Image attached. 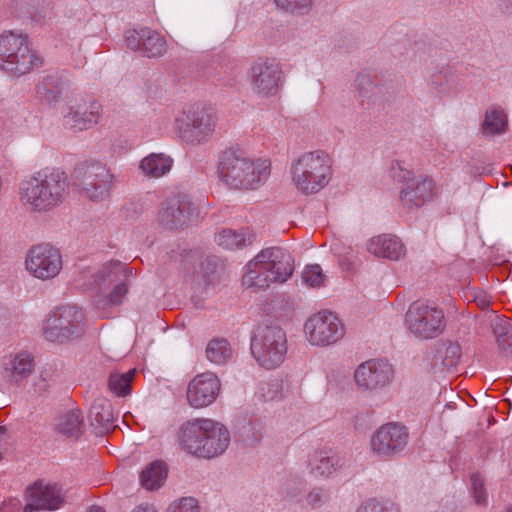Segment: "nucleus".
I'll return each instance as SVG.
<instances>
[{
  "label": "nucleus",
  "instance_id": "f257e3e1",
  "mask_svg": "<svg viewBox=\"0 0 512 512\" xmlns=\"http://www.w3.org/2000/svg\"><path fill=\"white\" fill-rule=\"evenodd\" d=\"M69 194L67 173L45 167L23 178L18 187L20 204L30 212L44 213L60 206Z\"/></svg>",
  "mask_w": 512,
  "mask_h": 512
},
{
  "label": "nucleus",
  "instance_id": "f03ea898",
  "mask_svg": "<svg viewBox=\"0 0 512 512\" xmlns=\"http://www.w3.org/2000/svg\"><path fill=\"white\" fill-rule=\"evenodd\" d=\"M246 267L243 284L247 288L265 290L272 284L285 283L293 275L295 264L290 252L274 246L262 249Z\"/></svg>",
  "mask_w": 512,
  "mask_h": 512
},
{
  "label": "nucleus",
  "instance_id": "7ed1b4c3",
  "mask_svg": "<svg viewBox=\"0 0 512 512\" xmlns=\"http://www.w3.org/2000/svg\"><path fill=\"white\" fill-rule=\"evenodd\" d=\"M250 348L260 366L274 369L285 360L288 350L286 333L278 325L260 324L254 330Z\"/></svg>",
  "mask_w": 512,
  "mask_h": 512
},
{
  "label": "nucleus",
  "instance_id": "20e7f679",
  "mask_svg": "<svg viewBox=\"0 0 512 512\" xmlns=\"http://www.w3.org/2000/svg\"><path fill=\"white\" fill-rule=\"evenodd\" d=\"M41 59L32 51L26 37L13 33L0 36V67L21 76L40 66Z\"/></svg>",
  "mask_w": 512,
  "mask_h": 512
},
{
  "label": "nucleus",
  "instance_id": "39448f33",
  "mask_svg": "<svg viewBox=\"0 0 512 512\" xmlns=\"http://www.w3.org/2000/svg\"><path fill=\"white\" fill-rule=\"evenodd\" d=\"M79 194L92 202L109 198L113 175L101 162H83L72 176Z\"/></svg>",
  "mask_w": 512,
  "mask_h": 512
},
{
  "label": "nucleus",
  "instance_id": "423d86ee",
  "mask_svg": "<svg viewBox=\"0 0 512 512\" xmlns=\"http://www.w3.org/2000/svg\"><path fill=\"white\" fill-rule=\"evenodd\" d=\"M405 321L408 330L421 339L438 337L446 327L442 308L435 303L421 300L410 304L405 315Z\"/></svg>",
  "mask_w": 512,
  "mask_h": 512
},
{
  "label": "nucleus",
  "instance_id": "0eeeda50",
  "mask_svg": "<svg viewBox=\"0 0 512 512\" xmlns=\"http://www.w3.org/2000/svg\"><path fill=\"white\" fill-rule=\"evenodd\" d=\"M391 172L394 179L404 183L400 192V201L404 207L420 208L437 196L438 189L431 177H414L412 171L400 162L392 167Z\"/></svg>",
  "mask_w": 512,
  "mask_h": 512
},
{
  "label": "nucleus",
  "instance_id": "6e6552de",
  "mask_svg": "<svg viewBox=\"0 0 512 512\" xmlns=\"http://www.w3.org/2000/svg\"><path fill=\"white\" fill-rule=\"evenodd\" d=\"M83 319V312L77 307H59L45 320L43 336L47 341L57 343L79 338L84 331Z\"/></svg>",
  "mask_w": 512,
  "mask_h": 512
},
{
  "label": "nucleus",
  "instance_id": "1a4fd4ad",
  "mask_svg": "<svg viewBox=\"0 0 512 512\" xmlns=\"http://www.w3.org/2000/svg\"><path fill=\"white\" fill-rule=\"evenodd\" d=\"M304 332L310 344L323 347L342 339L345 327L336 314L324 310L306 320Z\"/></svg>",
  "mask_w": 512,
  "mask_h": 512
},
{
  "label": "nucleus",
  "instance_id": "9d476101",
  "mask_svg": "<svg viewBox=\"0 0 512 512\" xmlns=\"http://www.w3.org/2000/svg\"><path fill=\"white\" fill-rule=\"evenodd\" d=\"M409 439L406 427L387 423L379 427L371 437L370 448L381 459H390L404 451Z\"/></svg>",
  "mask_w": 512,
  "mask_h": 512
},
{
  "label": "nucleus",
  "instance_id": "9b49d317",
  "mask_svg": "<svg viewBox=\"0 0 512 512\" xmlns=\"http://www.w3.org/2000/svg\"><path fill=\"white\" fill-rule=\"evenodd\" d=\"M292 182L303 194L320 191L329 181L331 170L325 162H292Z\"/></svg>",
  "mask_w": 512,
  "mask_h": 512
},
{
  "label": "nucleus",
  "instance_id": "f8f14e48",
  "mask_svg": "<svg viewBox=\"0 0 512 512\" xmlns=\"http://www.w3.org/2000/svg\"><path fill=\"white\" fill-rule=\"evenodd\" d=\"M25 265L27 271L35 278L48 280L60 273L62 257L59 250L50 244H38L28 251Z\"/></svg>",
  "mask_w": 512,
  "mask_h": 512
},
{
  "label": "nucleus",
  "instance_id": "ddd939ff",
  "mask_svg": "<svg viewBox=\"0 0 512 512\" xmlns=\"http://www.w3.org/2000/svg\"><path fill=\"white\" fill-rule=\"evenodd\" d=\"M394 376L392 366L384 360L372 359L361 363L355 370L354 379L362 390L372 391L389 385Z\"/></svg>",
  "mask_w": 512,
  "mask_h": 512
},
{
  "label": "nucleus",
  "instance_id": "4468645a",
  "mask_svg": "<svg viewBox=\"0 0 512 512\" xmlns=\"http://www.w3.org/2000/svg\"><path fill=\"white\" fill-rule=\"evenodd\" d=\"M197 213V207L189 197L180 194L163 203L159 220L164 226L172 229L188 224Z\"/></svg>",
  "mask_w": 512,
  "mask_h": 512
},
{
  "label": "nucleus",
  "instance_id": "2eb2a0df",
  "mask_svg": "<svg viewBox=\"0 0 512 512\" xmlns=\"http://www.w3.org/2000/svg\"><path fill=\"white\" fill-rule=\"evenodd\" d=\"M220 386V380L212 372L196 375L188 384V403L194 408L209 406L218 396Z\"/></svg>",
  "mask_w": 512,
  "mask_h": 512
},
{
  "label": "nucleus",
  "instance_id": "dca6fc26",
  "mask_svg": "<svg viewBox=\"0 0 512 512\" xmlns=\"http://www.w3.org/2000/svg\"><path fill=\"white\" fill-rule=\"evenodd\" d=\"M24 512H37L40 510H57L64 501L61 489L55 484L36 482L27 489Z\"/></svg>",
  "mask_w": 512,
  "mask_h": 512
},
{
  "label": "nucleus",
  "instance_id": "f3484780",
  "mask_svg": "<svg viewBox=\"0 0 512 512\" xmlns=\"http://www.w3.org/2000/svg\"><path fill=\"white\" fill-rule=\"evenodd\" d=\"M129 273V269L120 262L107 263L98 272L96 282L100 287L117 282L112 292L107 296L108 304L119 305L123 302L128 292V285L125 281Z\"/></svg>",
  "mask_w": 512,
  "mask_h": 512
},
{
  "label": "nucleus",
  "instance_id": "a211bd4d",
  "mask_svg": "<svg viewBox=\"0 0 512 512\" xmlns=\"http://www.w3.org/2000/svg\"><path fill=\"white\" fill-rule=\"evenodd\" d=\"M34 366V358L26 351L9 355L3 360L2 379L9 385H18L32 374Z\"/></svg>",
  "mask_w": 512,
  "mask_h": 512
},
{
  "label": "nucleus",
  "instance_id": "6ab92c4d",
  "mask_svg": "<svg viewBox=\"0 0 512 512\" xmlns=\"http://www.w3.org/2000/svg\"><path fill=\"white\" fill-rule=\"evenodd\" d=\"M210 419H195L184 423L180 428L179 443L189 454L201 457L205 435L209 431L206 426Z\"/></svg>",
  "mask_w": 512,
  "mask_h": 512
},
{
  "label": "nucleus",
  "instance_id": "aec40b11",
  "mask_svg": "<svg viewBox=\"0 0 512 512\" xmlns=\"http://www.w3.org/2000/svg\"><path fill=\"white\" fill-rule=\"evenodd\" d=\"M280 70L274 59H259L252 66V82L258 93L267 95L276 90Z\"/></svg>",
  "mask_w": 512,
  "mask_h": 512
},
{
  "label": "nucleus",
  "instance_id": "412c9836",
  "mask_svg": "<svg viewBox=\"0 0 512 512\" xmlns=\"http://www.w3.org/2000/svg\"><path fill=\"white\" fill-rule=\"evenodd\" d=\"M206 426L209 431L205 435L201 457L213 458L227 449L230 442V433L224 425L211 419Z\"/></svg>",
  "mask_w": 512,
  "mask_h": 512
},
{
  "label": "nucleus",
  "instance_id": "4be33fe9",
  "mask_svg": "<svg viewBox=\"0 0 512 512\" xmlns=\"http://www.w3.org/2000/svg\"><path fill=\"white\" fill-rule=\"evenodd\" d=\"M215 127V117L212 112L208 110H201L192 119L191 124L181 133L184 141L189 143H200L207 136H209Z\"/></svg>",
  "mask_w": 512,
  "mask_h": 512
},
{
  "label": "nucleus",
  "instance_id": "5701e85b",
  "mask_svg": "<svg viewBox=\"0 0 512 512\" xmlns=\"http://www.w3.org/2000/svg\"><path fill=\"white\" fill-rule=\"evenodd\" d=\"M367 249L377 257L390 260H398L405 254V248L399 238L389 234L371 238L367 244Z\"/></svg>",
  "mask_w": 512,
  "mask_h": 512
},
{
  "label": "nucleus",
  "instance_id": "b1692460",
  "mask_svg": "<svg viewBox=\"0 0 512 512\" xmlns=\"http://www.w3.org/2000/svg\"><path fill=\"white\" fill-rule=\"evenodd\" d=\"M342 467L337 455H328L325 451L314 452L309 459L310 474L315 478L331 477Z\"/></svg>",
  "mask_w": 512,
  "mask_h": 512
},
{
  "label": "nucleus",
  "instance_id": "393cba45",
  "mask_svg": "<svg viewBox=\"0 0 512 512\" xmlns=\"http://www.w3.org/2000/svg\"><path fill=\"white\" fill-rule=\"evenodd\" d=\"M91 425L101 433L108 432L116 427V417L111 403L106 399H97L93 402L89 411Z\"/></svg>",
  "mask_w": 512,
  "mask_h": 512
},
{
  "label": "nucleus",
  "instance_id": "a878e982",
  "mask_svg": "<svg viewBox=\"0 0 512 512\" xmlns=\"http://www.w3.org/2000/svg\"><path fill=\"white\" fill-rule=\"evenodd\" d=\"M84 429V417L79 409L64 412L55 422L57 433L67 438L78 439L83 434Z\"/></svg>",
  "mask_w": 512,
  "mask_h": 512
},
{
  "label": "nucleus",
  "instance_id": "bb28decb",
  "mask_svg": "<svg viewBox=\"0 0 512 512\" xmlns=\"http://www.w3.org/2000/svg\"><path fill=\"white\" fill-rule=\"evenodd\" d=\"M255 162H219L218 173L221 179L230 187L243 189L245 169H250L246 165H252Z\"/></svg>",
  "mask_w": 512,
  "mask_h": 512
},
{
  "label": "nucleus",
  "instance_id": "cd10ccee",
  "mask_svg": "<svg viewBox=\"0 0 512 512\" xmlns=\"http://www.w3.org/2000/svg\"><path fill=\"white\" fill-rule=\"evenodd\" d=\"M215 242L223 249L236 250L251 244L252 236L243 229H223L215 235Z\"/></svg>",
  "mask_w": 512,
  "mask_h": 512
},
{
  "label": "nucleus",
  "instance_id": "c85d7f7f",
  "mask_svg": "<svg viewBox=\"0 0 512 512\" xmlns=\"http://www.w3.org/2000/svg\"><path fill=\"white\" fill-rule=\"evenodd\" d=\"M167 478V467L162 461L150 463L140 474V481L147 490L158 489Z\"/></svg>",
  "mask_w": 512,
  "mask_h": 512
},
{
  "label": "nucleus",
  "instance_id": "c756f323",
  "mask_svg": "<svg viewBox=\"0 0 512 512\" xmlns=\"http://www.w3.org/2000/svg\"><path fill=\"white\" fill-rule=\"evenodd\" d=\"M462 350L459 344L454 342L440 344L434 355L435 365L440 364L443 369H451L457 366L461 358Z\"/></svg>",
  "mask_w": 512,
  "mask_h": 512
},
{
  "label": "nucleus",
  "instance_id": "7c9ffc66",
  "mask_svg": "<svg viewBox=\"0 0 512 512\" xmlns=\"http://www.w3.org/2000/svg\"><path fill=\"white\" fill-rule=\"evenodd\" d=\"M206 357L214 364H225L232 358L233 349L227 339L214 338L206 347Z\"/></svg>",
  "mask_w": 512,
  "mask_h": 512
},
{
  "label": "nucleus",
  "instance_id": "2f4dec72",
  "mask_svg": "<svg viewBox=\"0 0 512 512\" xmlns=\"http://www.w3.org/2000/svg\"><path fill=\"white\" fill-rule=\"evenodd\" d=\"M143 36L145 37L141 49L143 55L147 57H157L165 52L166 42L158 32L144 28Z\"/></svg>",
  "mask_w": 512,
  "mask_h": 512
},
{
  "label": "nucleus",
  "instance_id": "473e14b6",
  "mask_svg": "<svg viewBox=\"0 0 512 512\" xmlns=\"http://www.w3.org/2000/svg\"><path fill=\"white\" fill-rule=\"evenodd\" d=\"M250 169H245L244 181L249 183L244 184L243 189H254L260 183L267 180L270 175V162H255V164L247 165Z\"/></svg>",
  "mask_w": 512,
  "mask_h": 512
},
{
  "label": "nucleus",
  "instance_id": "72a5a7b5",
  "mask_svg": "<svg viewBox=\"0 0 512 512\" xmlns=\"http://www.w3.org/2000/svg\"><path fill=\"white\" fill-rule=\"evenodd\" d=\"M136 374L135 369L126 373L113 372L108 379V386L111 392L117 396H126L131 391V383Z\"/></svg>",
  "mask_w": 512,
  "mask_h": 512
},
{
  "label": "nucleus",
  "instance_id": "f704fd0d",
  "mask_svg": "<svg viewBox=\"0 0 512 512\" xmlns=\"http://www.w3.org/2000/svg\"><path fill=\"white\" fill-rule=\"evenodd\" d=\"M507 117L503 110L493 108L487 111L482 129L485 134H499L505 131Z\"/></svg>",
  "mask_w": 512,
  "mask_h": 512
},
{
  "label": "nucleus",
  "instance_id": "c9c22d12",
  "mask_svg": "<svg viewBox=\"0 0 512 512\" xmlns=\"http://www.w3.org/2000/svg\"><path fill=\"white\" fill-rule=\"evenodd\" d=\"M60 94L58 81L54 77H47L36 86L37 97L45 102L55 101Z\"/></svg>",
  "mask_w": 512,
  "mask_h": 512
},
{
  "label": "nucleus",
  "instance_id": "e433bc0d",
  "mask_svg": "<svg viewBox=\"0 0 512 512\" xmlns=\"http://www.w3.org/2000/svg\"><path fill=\"white\" fill-rule=\"evenodd\" d=\"M172 162H139V170L148 178H159L171 170Z\"/></svg>",
  "mask_w": 512,
  "mask_h": 512
},
{
  "label": "nucleus",
  "instance_id": "4c0bfd02",
  "mask_svg": "<svg viewBox=\"0 0 512 512\" xmlns=\"http://www.w3.org/2000/svg\"><path fill=\"white\" fill-rule=\"evenodd\" d=\"M302 279L310 287H320L325 282V275L321 266L314 264L305 267Z\"/></svg>",
  "mask_w": 512,
  "mask_h": 512
},
{
  "label": "nucleus",
  "instance_id": "58836bf2",
  "mask_svg": "<svg viewBox=\"0 0 512 512\" xmlns=\"http://www.w3.org/2000/svg\"><path fill=\"white\" fill-rule=\"evenodd\" d=\"M471 487H472V495L475 502L479 505L486 503V491L484 489V480L478 475L474 474L471 476Z\"/></svg>",
  "mask_w": 512,
  "mask_h": 512
},
{
  "label": "nucleus",
  "instance_id": "ea45409f",
  "mask_svg": "<svg viewBox=\"0 0 512 512\" xmlns=\"http://www.w3.org/2000/svg\"><path fill=\"white\" fill-rule=\"evenodd\" d=\"M144 39H145V37L143 36V29H141L140 31H137V30L127 31L126 36H125V41H126L127 47L130 48L131 50H135V51H138V50L141 51L142 42Z\"/></svg>",
  "mask_w": 512,
  "mask_h": 512
},
{
  "label": "nucleus",
  "instance_id": "a19ab883",
  "mask_svg": "<svg viewBox=\"0 0 512 512\" xmlns=\"http://www.w3.org/2000/svg\"><path fill=\"white\" fill-rule=\"evenodd\" d=\"M172 512H199L198 503L192 497L182 498L172 506Z\"/></svg>",
  "mask_w": 512,
  "mask_h": 512
},
{
  "label": "nucleus",
  "instance_id": "79ce46f5",
  "mask_svg": "<svg viewBox=\"0 0 512 512\" xmlns=\"http://www.w3.org/2000/svg\"><path fill=\"white\" fill-rule=\"evenodd\" d=\"M278 7L288 12H294L310 5V0H275Z\"/></svg>",
  "mask_w": 512,
  "mask_h": 512
},
{
  "label": "nucleus",
  "instance_id": "37998d69",
  "mask_svg": "<svg viewBox=\"0 0 512 512\" xmlns=\"http://www.w3.org/2000/svg\"><path fill=\"white\" fill-rule=\"evenodd\" d=\"M77 116H78L77 114L74 116V118H75L74 127H77L79 130H83V129L90 127L91 124L97 122L98 117H99L97 111H91L87 118L80 119V118H77Z\"/></svg>",
  "mask_w": 512,
  "mask_h": 512
},
{
  "label": "nucleus",
  "instance_id": "c03bdc74",
  "mask_svg": "<svg viewBox=\"0 0 512 512\" xmlns=\"http://www.w3.org/2000/svg\"><path fill=\"white\" fill-rule=\"evenodd\" d=\"M509 326L510 324L507 321H501L495 324L493 331L498 344H502L503 337L509 334Z\"/></svg>",
  "mask_w": 512,
  "mask_h": 512
},
{
  "label": "nucleus",
  "instance_id": "a18cd8bd",
  "mask_svg": "<svg viewBox=\"0 0 512 512\" xmlns=\"http://www.w3.org/2000/svg\"><path fill=\"white\" fill-rule=\"evenodd\" d=\"M327 498L328 496L322 489H314L308 494L307 501L311 506L315 507L319 503L325 501Z\"/></svg>",
  "mask_w": 512,
  "mask_h": 512
},
{
  "label": "nucleus",
  "instance_id": "49530a36",
  "mask_svg": "<svg viewBox=\"0 0 512 512\" xmlns=\"http://www.w3.org/2000/svg\"><path fill=\"white\" fill-rule=\"evenodd\" d=\"M474 301L483 310L488 309L491 304L490 297L483 291L474 294Z\"/></svg>",
  "mask_w": 512,
  "mask_h": 512
},
{
  "label": "nucleus",
  "instance_id": "de8ad7c7",
  "mask_svg": "<svg viewBox=\"0 0 512 512\" xmlns=\"http://www.w3.org/2000/svg\"><path fill=\"white\" fill-rule=\"evenodd\" d=\"M357 512H381V503L376 500H369L359 507Z\"/></svg>",
  "mask_w": 512,
  "mask_h": 512
},
{
  "label": "nucleus",
  "instance_id": "09e8293b",
  "mask_svg": "<svg viewBox=\"0 0 512 512\" xmlns=\"http://www.w3.org/2000/svg\"><path fill=\"white\" fill-rule=\"evenodd\" d=\"M203 255L198 251H191L185 256V261L192 263L193 261H197L200 269L203 270Z\"/></svg>",
  "mask_w": 512,
  "mask_h": 512
},
{
  "label": "nucleus",
  "instance_id": "8fccbe9b",
  "mask_svg": "<svg viewBox=\"0 0 512 512\" xmlns=\"http://www.w3.org/2000/svg\"><path fill=\"white\" fill-rule=\"evenodd\" d=\"M503 338V343L498 344L499 348L505 352L512 353V334L509 333Z\"/></svg>",
  "mask_w": 512,
  "mask_h": 512
},
{
  "label": "nucleus",
  "instance_id": "3c124183",
  "mask_svg": "<svg viewBox=\"0 0 512 512\" xmlns=\"http://www.w3.org/2000/svg\"><path fill=\"white\" fill-rule=\"evenodd\" d=\"M242 151L240 149L234 150L230 149L229 151L225 152L226 160H231L232 158L234 160H239L240 157H242Z\"/></svg>",
  "mask_w": 512,
  "mask_h": 512
},
{
  "label": "nucleus",
  "instance_id": "603ef678",
  "mask_svg": "<svg viewBox=\"0 0 512 512\" xmlns=\"http://www.w3.org/2000/svg\"><path fill=\"white\" fill-rule=\"evenodd\" d=\"M142 160H170V158L166 157L164 154L151 153L150 155L144 157Z\"/></svg>",
  "mask_w": 512,
  "mask_h": 512
},
{
  "label": "nucleus",
  "instance_id": "864d4df0",
  "mask_svg": "<svg viewBox=\"0 0 512 512\" xmlns=\"http://www.w3.org/2000/svg\"><path fill=\"white\" fill-rule=\"evenodd\" d=\"M381 512H400V509L393 504L384 505L381 503Z\"/></svg>",
  "mask_w": 512,
  "mask_h": 512
},
{
  "label": "nucleus",
  "instance_id": "5fc2aeb1",
  "mask_svg": "<svg viewBox=\"0 0 512 512\" xmlns=\"http://www.w3.org/2000/svg\"><path fill=\"white\" fill-rule=\"evenodd\" d=\"M131 512H156V510L152 507L137 506Z\"/></svg>",
  "mask_w": 512,
  "mask_h": 512
},
{
  "label": "nucleus",
  "instance_id": "6e6d98bb",
  "mask_svg": "<svg viewBox=\"0 0 512 512\" xmlns=\"http://www.w3.org/2000/svg\"><path fill=\"white\" fill-rule=\"evenodd\" d=\"M87 512H105V510L99 506L90 507Z\"/></svg>",
  "mask_w": 512,
  "mask_h": 512
},
{
  "label": "nucleus",
  "instance_id": "4d7b16f0",
  "mask_svg": "<svg viewBox=\"0 0 512 512\" xmlns=\"http://www.w3.org/2000/svg\"><path fill=\"white\" fill-rule=\"evenodd\" d=\"M507 512H512V507L507 510Z\"/></svg>",
  "mask_w": 512,
  "mask_h": 512
}]
</instances>
